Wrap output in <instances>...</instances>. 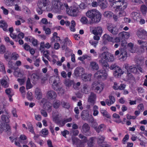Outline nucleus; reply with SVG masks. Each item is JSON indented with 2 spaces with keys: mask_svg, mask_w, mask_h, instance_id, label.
<instances>
[{
  "mask_svg": "<svg viewBox=\"0 0 147 147\" xmlns=\"http://www.w3.org/2000/svg\"><path fill=\"white\" fill-rule=\"evenodd\" d=\"M40 104L42 106L43 108L47 110L48 112H50L52 111L51 103L49 102H47L45 98L42 99L40 102Z\"/></svg>",
  "mask_w": 147,
  "mask_h": 147,
  "instance_id": "10",
  "label": "nucleus"
},
{
  "mask_svg": "<svg viewBox=\"0 0 147 147\" xmlns=\"http://www.w3.org/2000/svg\"><path fill=\"white\" fill-rule=\"evenodd\" d=\"M32 87V85L30 83V78H28L27 81L26 88L27 89H30Z\"/></svg>",
  "mask_w": 147,
  "mask_h": 147,
  "instance_id": "49",
  "label": "nucleus"
},
{
  "mask_svg": "<svg viewBox=\"0 0 147 147\" xmlns=\"http://www.w3.org/2000/svg\"><path fill=\"white\" fill-rule=\"evenodd\" d=\"M0 71L3 73L5 74L6 73L5 67L3 63L0 61Z\"/></svg>",
  "mask_w": 147,
  "mask_h": 147,
  "instance_id": "44",
  "label": "nucleus"
},
{
  "mask_svg": "<svg viewBox=\"0 0 147 147\" xmlns=\"http://www.w3.org/2000/svg\"><path fill=\"white\" fill-rule=\"evenodd\" d=\"M11 129L10 126L7 124H0V133L3 131L7 132L8 133L10 132Z\"/></svg>",
  "mask_w": 147,
  "mask_h": 147,
  "instance_id": "14",
  "label": "nucleus"
},
{
  "mask_svg": "<svg viewBox=\"0 0 147 147\" xmlns=\"http://www.w3.org/2000/svg\"><path fill=\"white\" fill-rule=\"evenodd\" d=\"M120 54L119 56V59L124 61L125 60L127 57V53L124 49H120Z\"/></svg>",
  "mask_w": 147,
  "mask_h": 147,
  "instance_id": "16",
  "label": "nucleus"
},
{
  "mask_svg": "<svg viewBox=\"0 0 147 147\" xmlns=\"http://www.w3.org/2000/svg\"><path fill=\"white\" fill-rule=\"evenodd\" d=\"M86 59H88L90 60L91 59V57L88 56L87 55H82V57H79L78 58V59L81 61H83Z\"/></svg>",
  "mask_w": 147,
  "mask_h": 147,
  "instance_id": "36",
  "label": "nucleus"
},
{
  "mask_svg": "<svg viewBox=\"0 0 147 147\" xmlns=\"http://www.w3.org/2000/svg\"><path fill=\"white\" fill-rule=\"evenodd\" d=\"M89 91L88 86L87 85H84L83 88L82 89V92L85 94L87 93Z\"/></svg>",
  "mask_w": 147,
  "mask_h": 147,
  "instance_id": "46",
  "label": "nucleus"
},
{
  "mask_svg": "<svg viewBox=\"0 0 147 147\" xmlns=\"http://www.w3.org/2000/svg\"><path fill=\"white\" fill-rule=\"evenodd\" d=\"M61 105L63 107L67 109L69 108L70 107L68 103L64 102H61Z\"/></svg>",
  "mask_w": 147,
  "mask_h": 147,
  "instance_id": "63",
  "label": "nucleus"
},
{
  "mask_svg": "<svg viewBox=\"0 0 147 147\" xmlns=\"http://www.w3.org/2000/svg\"><path fill=\"white\" fill-rule=\"evenodd\" d=\"M0 27L1 28L3 31L8 32V25L5 21L1 20L0 21Z\"/></svg>",
  "mask_w": 147,
  "mask_h": 147,
  "instance_id": "23",
  "label": "nucleus"
},
{
  "mask_svg": "<svg viewBox=\"0 0 147 147\" xmlns=\"http://www.w3.org/2000/svg\"><path fill=\"white\" fill-rule=\"evenodd\" d=\"M35 94V97L37 99H40L42 98V93L39 89L37 88L36 89Z\"/></svg>",
  "mask_w": 147,
  "mask_h": 147,
  "instance_id": "33",
  "label": "nucleus"
},
{
  "mask_svg": "<svg viewBox=\"0 0 147 147\" xmlns=\"http://www.w3.org/2000/svg\"><path fill=\"white\" fill-rule=\"evenodd\" d=\"M80 21L83 24H88V20L86 17H82L80 19Z\"/></svg>",
  "mask_w": 147,
  "mask_h": 147,
  "instance_id": "45",
  "label": "nucleus"
},
{
  "mask_svg": "<svg viewBox=\"0 0 147 147\" xmlns=\"http://www.w3.org/2000/svg\"><path fill=\"white\" fill-rule=\"evenodd\" d=\"M113 117L115 119H118L117 120L115 119L114 120L115 122L117 123H120L121 122V121L119 119L120 116L118 114L116 113H114L113 115Z\"/></svg>",
  "mask_w": 147,
  "mask_h": 147,
  "instance_id": "37",
  "label": "nucleus"
},
{
  "mask_svg": "<svg viewBox=\"0 0 147 147\" xmlns=\"http://www.w3.org/2000/svg\"><path fill=\"white\" fill-rule=\"evenodd\" d=\"M90 65L91 68L93 69L98 70L99 68L98 64L95 62H91Z\"/></svg>",
  "mask_w": 147,
  "mask_h": 147,
  "instance_id": "35",
  "label": "nucleus"
},
{
  "mask_svg": "<svg viewBox=\"0 0 147 147\" xmlns=\"http://www.w3.org/2000/svg\"><path fill=\"white\" fill-rule=\"evenodd\" d=\"M5 91L6 93L9 96H13L14 94L13 91L10 88L6 89Z\"/></svg>",
  "mask_w": 147,
  "mask_h": 147,
  "instance_id": "47",
  "label": "nucleus"
},
{
  "mask_svg": "<svg viewBox=\"0 0 147 147\" xmlns=\"http://www.w3.org/2000/svg\"><path fill=\"white\" fill-rule=\"evenodd\" d=\"M144 92V90L142 88L140 87L138 88V94H139L140 96L144 97V95L143 93Z\"/></svg>",
  "mask_w": 147,
  "mask_h": 147,
  "instance_id": "58",
  "label": "nucleus"
},
{
  "mask_svg": "<svg viewBox=\"0 0 147 147\" xmlns=\"http://www.w3.org/2000/svg\"><path fill=\"white\" fill-rule=\"evenodd\" d=\"M40 133L41 136L45 137L48 135L49 132V131L47 129L44 128L41 130Z\"/></svg>",
  "mask_w": 147,
  "mask_h": 147,
  "instance_id": "34",
  "label": "nucleus"
},
{
  "mask_svg": "<svg viewBox=\"0 0 147 147\" xmlns=\"http://www.w3.org/2000/svg\"><path fill=\"white\" fill-rule=\"evenodd\" d=\"M61 86L59 81L54 80L52 84V87L54 89L57 90Z\"/></svg>",
  "mask_w": 147,
  "mask_h": 147,
  "instance_id": "29",
  "label": "nucleus"
},
{
  "mask_svg": "<svg viewBox=\"0 0 147 147\" xmlns=\"http://www.w3.org/2000/svg\"><path fill=\"white\" fill-rule=\"evenodd\" d=\"M8 77L7 76H4V78L1 80V85L4 88L8 87V84L7 81L8 80Z\"/></svg>",
  "mask_w": 147,
  "mask_h": 147,
  "instance_id": "26",
  "label": "nucleus"
},
{
  "mask_svg": "<svg viewBox=\"0 0 147 147\" xmlns=\"http://www.w3.org/2000/svg\"><path fill=\"white\" fill-rule=\"evenodd\" d=\"M105 138L103 136H99L98 138V142L100 144L103 142Z\"/></svg>",
  "mask_w": 147,
  "mask_h": 147,
  "instance_id": "57",
  "label": "nucleus"
},
{
  "mask_svg": "<svg viewBox=\"0 0 147 147\" xmlns=\"http://www.w3.org/2000/svg\"><path fill=\"white\" fill-rule=\"evenodd\" d=\"M84 69L82 67H78L74 71V74L77 77L82 76L84 73Z\"/></svg>",
  "mask_w": 147,
  "mask_h": 147,
  "instance_id": "17",
  "label": "nucleus"
},
{
  "mask_svg": "<svg viewBox=\"0 0 147 147\" xmlns=\"http://www.w3.org/2000/svg\"><path fill=\"white\" fill-rule=\"evenodd\" d=\"M90 30L92 31V33L95 35H101L102 32V27L97 26L94 27H90Z\"/></svg>",
  "mask_w": 147,
  "mask_h": 147,
  "instance_id": "12",
  "label": "nucleus"
},
{
  "mask_svg": "<svg viewBox=\"0 0 147 147\" xmlns=\"http://www.w3.org/2000/svg\"><path fill=\"white\" fill-rule=\"evenodd\" d=\"M91 74H83L82 76V79L84 81H90L91 80Z\"/></svg>",
  "mask_w": 147,
  "mask_h": 147,
  "instance_id": "30",
  "label": "nucleus"
},
{
  "mask_svg": "<svg viewBox=\"0 0 147 147\" xmlns=\"http://www.w3.org/2000/svg\"><path fill=\"white\" fill-rule=\"evenodd\" d=\"M82 131L84 133H86L90 130V127L87 123L84 124L82 126Z\"/></svg>",
  "mask_w": 147,
  "mask_h": 147,
  "instance_id": "32",
  "label": "nucleus"
},
{
  "mask_svg": "<svg viewBox=\"0 0 147 147\" xmlns=\"http://www.w3.org/2000/svg\"><path fill=\"white\" fill-rule=\"evenodd\" d=\"M108 56L107 57V59L106 62H112L114 61V58L113 55L111 54L108 53Z\"/></svg>",
  "mask_w": 147,
  "mask_h": 147,
  "instance_id": "43",
  "label": "nucleus"
},
{
  "mask_svg": "<svg viewBox=\"0 0 147 147\" xmlns=\"http://www.w3.org/2000/svg\"><path fill=\"white\" fill-rule=\"evenodd\" d=\"M64 5L66 9L67 13L70 16L73 17L77 16L79 13L78 7L76 6H73L68 8V5L64 3Z\"/></svg>",
  "mask_w": 147,
  "mask_h": 147,
  "instance_id": "6",
  "label": "nucleus"
},
{
  "mask_svg": "<svg viewBox=\"0 0 147 147\" xmlns=\"http://www.w3.org/2000/svg\"><path fill=\"white\" fill-rule=\"evenodd\" d=\"M1 9L3 11V14L5 15H7L9 13L8 10L3 6H1Z\"/></svg>",
  "mask_w": 147,
  "mask_h": 147,
  "instance_id": "59",
  "label": "nucleus"
},
{
  "mask_svg": "<svg viewBox=\"0 0 147 147\" xmlns=\"http://www.w3.org/2000/svg\"><path fill=\"white\" fill-rule=\"evenodd\" d=\"M128 47L129 48V51L132 53H135L136 51L137 48L135 46H134V44L130 42L128 43Z\"/></svg>",
  "mask_w": 147,
  "mask_h": 147,
  "instance_id": "28",
  "label": "nucleus"
},
{
  "mask_svg": "<svg viewBox=\"0 0 147 147\" xmlns=\"http://www.w3.org/2000/svg\"><path fill=\"white\" fill-rule=\"evenodd\" d=\"M43 30L45 31V33L46 34H49L51 33V31L50 29L49 28H47L45 27H43Z\"/></svg>",
  "mask_w": 147,
  "mask_h": 147,
  "instance_id": "61",
  "label": "nucleus"
},
{
  "mask_svg": "<svg viewBox=\"0 0 147 147\" xmlns=\"http://www.w3.org/2000/svg\"><path fill=\"white\" fill-rule=\"evenodd\" d=\"M123 67L127 71V80H134V78L133 77L132 75L130 72L134 74L137 73V68L134 65L130 66L127 63L125 64L124 65Z\"/></svg>",
  "mask_w": 147,
  "mask_h": 147,
  "instance_id": "4",
  "label": "nucleus"
},
{
  "mask_svg": "<svg viewBox=\"0 0 147 147\" xmlns=\"http://www.w3.org/2000/svg\"><path fill=\"white\" fill-rule=\"evenodd\" d=\"M51 10L55 13H60L64 8V5L59 0H52Z\"/></svg>",
  "mask_w": 147,
  "mask_h": 147,
  "instance_id": "3",
  "label": "nucleus"
},
{
  "mask_svg": "<svg viewBox=\"0 0 147 147\" xmlns=\"http://www.w3.org/2000/svg\"><path fill=\"white\" fill-rule=\"evenodd\" d=\"M5 50V48L3 45H0V53H3Z\"/></svg>",
  "mask_w": 147,
  "mask_h": 147,
  "instance_id": "60",
  "label": "nucleus"
},
{
  "mask_svg": "<svg viewBox=\"0 0 147 147\" xmlns=\"http://www.w3.org/2000/svg\"><path fill=\"white\" fill-rule=\"evenodd\" d=\"M144 58L142 56H140L139 58H138V63L140 62V65L141 66L144 63Z\"/></svg>",
  "mask_w": 147,
  "mask_h": 147,
  "instance_id": "62",
  "label": "nucleus"
},
{
  "mask_svg": "<svg viewBox=\"0 0 147 147\" xmlns=\"http://www.w3.org/2000/svg\"><path fill=\"white\" fill-rule=\"evenodd\" d=\"M14 75L17 77H22L24 75V73L23 71L19 70L18 71H16L14 73Z\"/></svg>",
  "mask_w": 147,
  "mask_h": 147,
  "instance_id": "38",
  "label": "nucleus"
},
{
  "mask_svg": "<svg viewBox=\"0 0 147 147\" xmlns=\"http://www.w3.org/2000/svg\"><path fill=\"white\" fill-rule=\"evenodd\" d=\"M118 35L119 38L121 37L125 39H128L130 37V34L129 32L123 31L119 33Z\"/></svg>",
  "mask_w": 147,
  "mask_h": 147,
  "instance_id": "27",
  "label": "nucleus"
},
{
  "mask_svg": "<svg viewBox=\"0 0 147 147\" xmlns=\"http://www.w3.org/2000/svg\"><path fill=\"white\" fill-rule=\"evenodd\" d=\"M81 117L82 119L84 120H89L90 118L91 120V121H93L92 116L91 115H89V112L88 111H83L81 114Z\"/></svg>",
  "mask_w": 147,
  "mask_h": 147,
  "instance_id": "13",
  "label": "nucleus"
},
{
  "mask_svg": "<svg viewBox=\"0 0 147 147\" xmlns=\"http://www.w3.org/2000/svg\"><path fill=\"white\" fill-rule=\"evenodd\" d=\"M52 114L53 120L55 123L58 122L59 118L61 117V115L57 112H53Z\"/></svg>",
  "mask_w": 147,
  "mask_h": 147,
  "instance_id": "19",
  "label": "nucleus"
},
{
  "mask_svg": "<svg viewBox=\"0 0 147 147\" xmlns=\"http://www.w3.org/2000/svg\"><path fill=\"white\" fill-rule=\"evenodd\" d=\"M147 10V7L144 5H142L140 7V11L142 14L145 16Z\"/></svg>",
  "mask_w": 147,
  "mask_h": 147,
  "instance_id": "39",
  "label": "nucleus"
},
{
  "mask_svg": "<svg viewBox=\"0 0 147 147\" xmlns=\"http://www.w3.org/2000/svg\"><path fill=\"white\" fill-rule=\"evenodd\" d=\"M4 38L5 42L7 43H9L11 45L13 46V48H15L16 47L15 46L13 45V42L11 40H10L9 38L8 37L6 36H5Z\"/></svg>",
  "mask_w": 147,
  "mask_h": 147,
  "instance_id": "42",
  "label": "nucleus"
},
{
  "mask_svg": "<svg viewBox=\"0 0 147 147\" xmlns=\"http://www.w3.org/2000/svg\"><path fill=\"white\" fill-rule=\"evenodd\" d=\"M103 43L104 44H106L107 42L106 41L111 42L113 43H118L120 41V38L118 37L113 38L107 34H105L103 36Z\"/></svg>",
  "mask_w": 147,
  "mask_h": 147,
  "instance_id": "7",
  "label": "nucleus"
},
{
  "mask_svg": "<svg viewBox=\"0 0 147 147\" xmlns=\"http://www.w3.org/2000/svg\"><path fill=\"white\" fill-rule=\"evenodd\" d=\"M115 101L114 97L110 95L109 96V99H107L105 100V102L107 105L109 106H110L113 104Z\"/></svg>",
  "mask_w": 147,
  "mask_h": 147,
  "instance_id": "20",
  "label": "nucleus"
},
{
  "mask_svg": "<svg viewBox=\"0 0 147 147\" xmlns=\"http://www.w3.org/2000/svg\"><path fill=\"white\" fill-rule=\"evenodd\" d=\"M86 15L87 17L91 19L92 22L94 23L99 22L101 17L100 13L95 9L88 11L86 12Z\"/></svg>",
  "mask_w": 147,
  "mask_h": 147,
  "instance_id": "2",
  "label": "nucleus"
},
{
  "mask_svg": "<svg viewBox=\"0 0 147 147\" xmlns=\"http://www.w3.org/2000/svg\"><path fill=\"white\" fill-rule=\"evenodd\" d=\"M108 53V52H104L99 54V62L102 65L104 70H100L97 71L94 74V78L100 80H104L107 78L108 76L107 72L109 68L108 64L106 62Z\"/></svg>",
  "mask_w": 147,
  "mask_h": 147,
  "instance_id": "1",
  "label": "nucleus"
},
{
  "mask_svg": "<svg viewBox=\"0 0 147 147\" xmlns=\"http://www.w3.org/2000/svg\"><path fill=\"white\" fill-rule=\"evenodd\" d=\"M1 119L2 121L6 123H9V120L8 117L4 115H3L2 116Z\"/></svg>",
  "mask_w": 147,
  "mask_h": 147,
  "instance_id": "52",
  "label": "nucleus"
},
{
  "mask_svg": "<svg viewBox=\"0 0 147 147\" xmlns=\"http://www.w3.org/2000/svg\"><path fill=\"white\" fill-rule=\"evenodd\" d=\"M92 127L98 133H99L104 130L106 128V125L104 124H101L98 126V123L96 122H94Z\"/></svg>",
  "mask_w": 147,
  "mask_h": 147,
  "instance_id": "11",
  "label": "nucleus"
},
{
  "mask_svg": "<svg viewBox=\"0 0 147 147\" xmlns=\"http://www.w3.org/2000/svg\"><path fill=\"white\" fill-rule=\"evenodd\" d=\"M109 31L114 35L117 34L118 33V30L114 25L112 24L110 25L108 27Z\"/></svg>",
  "mask_w": 147,
  "mask_h": 147,
  "instance_id": "15",
  "label": "nucleus"
},
{
  "mask_svg": "<svg viewBox=\"0 0 147 147\" xmlns=\"http://www.w3.org/2000/svg\"><path fill=\"white\" fill-rule=\"evenodd\" d=\"M147 35V32L144 29L141 28L138 31V38H144L145 36Z\"/></svg>",
  "mask_w": 147,
  "mask_h": 147,
  "instance_id": "22",
  "label": "nucleus"
},
{
  "mask_svg": "<svg viewBox=\"0 0 147 147\" xmlns=\"http://www.w3.org/2000/svg\"><path fill=\"white\" fill-rule=\"evenodd\" d=\"M105 85L103 83L95 81L92 84L91 88L92 89H94L96 92L100 94L102 91Z\"/></svg>",
  "mask_w": 147,
  "mask_h": 147,
  "instance_id": "8",
  "label": "nucleus"
},
{
  "mask_svg": "<svg viewBox=\"0 0 147 147\" xmlns=\"http://www.w3.org/2000/svg\"><path fill=\"white\" fill-rule=\"evenodd\" d=\"M124 73L122 69L119 67H117L116 68V70L114 72V76L116 78H119Z\"/></svg>",
  "mask_w": 147,
  "mask_h": 147,
  "instance_id": "18",
  "label": "nucleus"
},
{
  "mask_svg": "<svg viewBox=\"0 0 147 147\" xmlns=\"http://www.w3.org/2000/svg\"><path fill=\"white\" fill-rule=\"evenodd\" d=\"M53 105L54 108L57 109L59 107L60 105V103L59 101H56L54 102Z\"/></svg>",
  "mask_w": 147,
  "mask_h": 147,
  "instance_id": "53",
  "label": "nucleus"
},
{
  "mask_svg": "<svg viewBox=\"0 0 147 147\" xmlns=\"http://www.w3.org/2000/svg\"><path fill=\"white\" fill-rule=\"evenodd\" d=\"M100 113L103 115V116L107 118H109L110 116L107 111L105 109H101L100 111Z\"/></svg>",
  "mask_w": 147,
  "mask_h": 147,
  "instance_id": "40",
  "label": "nucleus"
},
{
  "mask_svg": "<svg viewBox=\"0 0 147 147\" xmlns=\"http://www.w3.org/2000/svg\"><path fill=\"white\" fill-rule=\"evenodd\" d=\"M76 26V23L74 21L72 20L71 22V25L69 27L71 31L74 32L75 31V27Z\"/></svg>",
  "mask_w": 147,
  "mask_h": 147,
  "instance_id": "41",
  "label": "nucleus"
},
{
  "mask_svg": "<svg viewBox=\"0 0 147 147\" xmlns=\"http://www.w3.org/2000/svg\"><path fill=\"white\" fill-rule=\"evenodd\" d=\"M98 107L96 105H94L93 107V115L95 116L98 115L99 112L98 111Z\"/></svg>",
  "mask_w": 147,
  "mask_h": 147,
  "instance_id": "48",
  "label": "nucleus"
},
{
  "mask_svg": "<svg viewBox=\"0 0 147 147\" xmlns=\"http://www.w3.org/2000/svg\"><path fill=\"white\" fill-rule=\"evenodd\" d=\"M96 95L94 93H92L89 97L88 99V102L92 105H94L96 99Z\"/></svg>",
  "mask_w": 147,
  "mask_h": 147,
  "instance_id": "25",
  "label": "nucleus"
},
{
  "mask_svg": "<svg viewBox=\"0 0 147 147\" xmlns=\"http://www.w3.org/2000/svg\"><path fill=\"white\" fill-rule=\"evenodd\" d=\"M52 54H51V56L53 59V61L54 63H55L56 61L58 60V58L57 56L56 55H54L53 52H52Z\"/></svg>",
  "mask_w": 147,
  "mask_h": 147,
  "instance_id": "55",
  "label": "nucleus"
},
{
  "mask_svg": "<svg viewBox=\"0 0 147 147\" xmlns=\"http://www.w3.org/2000/svg\"><path fill=\"white\" fill-rule=\"evenodd\" d=\"M97 1L101 9H104L106 8L107 2L106 0H97Z\"/></svg>",
  "mask_w": 147,
  "mask_h": 147,
  "instance_id": "24",
  "label": "nucleus"
},
{
  "mask_svg": "<svg viewBox=\"0 0 147 147\" xmlns=\"http://www.w3.org/2000/svg\"><path fill=\"white\" fill-rule=\"evenodd\" d=\"M48 3V0H42V2H38V9H37L38 13L41 15L42 13V11L45 9Z\"/></svg>",
  "mask_w": 147,
  "mask_h": 147,
  "instance_id": "9",
  "label": "nucleus"
},
{
  "mask_svg": "<svg viewBox=\"0 0 147 147\" xmlns=\"http://www.w3.org/2000/svg\"><path fill=\"white\" fill-rule=\"evenodd\" d=\"M127 1L122 2L120 4V5H117L116 6L114 11L117 12L119 11V17H120L123 16L125 15V13L124 10L127 7Z\"/></svg>",
  "mask_w": 147,
  "mask_h": 147,
  "instance_id": "5",
  "label": "nucleus"
},
{
  "mask_svg": "<svg viewBox=\"0 0 147 147\" xmlns=\"http://www.w3.org/2000/svg\"><path fill=\"white\" fill-rule=\"evenodd\" d=\"M56 93L53 90H51L48 91L47 94V97L50 99H55L57 97Z\"/></svg>",
  "mask_w": 147,
  "mask_h": 147,
  "instance_id": "21",
  "label": "nucleus"
},
{
  "mask_svg": "<svg viewBox=\"0 0 147 147\" xmlns=\"http://www.w3.org/2000/svg\"><path fill=\"white\" fill-rule=\"evenodd\" d=\"M79 137L80 138L82 139V140L83 142H82L81 144V145H83L84 143L85 142L87 141V139L86 137H84L82 134H80L79 136Z\"/></svg>",
  "mask_w": 147,
  "mask_h": 147,
  "instance_id": "56",
  "label": "nucleus"
},
{
  "mask_svg": "<svg viewBox=\"0 0 147 147\" xmlns=\"http://www.w3.org/2000/svg\"><path fill=\"white\" fill-rule=\"evenodd\" d=\"M112 14L113 13L111 12L107 11L104 13L103 15L105 17L109 18L112 16Z\"/></svg>",
  "mask_w": 147,
  "mask_h": 147,
  "instance_id": "51",
  "label": "nucleus"
},
{
  "mask_svg": "<svg viewBox=\"0 0 147 147\" xmlns=\"http://www.w3.org/2000/svg\"><path fill=\"white\" fill-rule=\"evenodd\" d=\"M66 44L69 46H72V43L71 40L67 38H65L64 40Z\"/></svg>",
  "mask_w": 147,
  "mask_h": 147,
  "instance_id": "64",
  "label": "nucleus"
},
{
  "mask_svg": "<svg viewBox=\"0 0 147 147\" xmlns=\"http://www.w3.org/2000/svg\"><path fill=\"white\" fill-rule=\"evenodd\" d=\"M43 55L46 57L49 61H50V58L49 57V53L48 51H45L43 52Z\"/></svg>",
  "mask_w": 147,
  "mask_h": 147,
  "instance_id": "54",
  "label": "nucleus"
},
{
  "mask_svg": "<svg viewBox=\"0 0 147 147\" xmlns=\"http://www.w3.org/2000/svg\"><path fill=\"white\" fill-rule=\"evenodd\" d=\"M29 76H31V78L35 80H38L40 77V75L38 74L33 73L31 76L30 74H29Z\"/></svg>",
  "mask_w": 147,
  "mask_h": 147,
  "instance_id": "31",
  "label": "nucleus"
},
{
  "mask_svg": "<svg viewBox=\"0 0 147 147\" xmlns=\"http://www.w3.org/2000/svg\"><path fill=\"white\" fill-rule=\"evenodd\" d=\"M20 91L21 93L22 96L24 97H25V89L24 86H22L20 88Z\"/></svg>",
  "mask_w": 147,
  "mask_h": 147,
  "instance_id": "50",
  "label": "nucleus"
}]
</instances>
